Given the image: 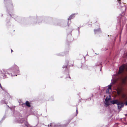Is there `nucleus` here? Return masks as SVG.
I'll list each match as a JSON object with an SVG mask.
<instances>
[{"mask_svg":"<svg viewBox=\"0 0 127 127\" xmlns=\"http://www.w3.org/2000/svg\"><path fill=\"white\" fill-rule=\"evenodd\" d=\"M125 115L126 116H127V114H125Z\"/></svg>","mask_w":127,"mask_h":127,"instance_id":"nucleus-29","label":"nucleus"},{"mask_svg":"<svg viewBox=\"0 0 127 127\" xmlns=\"http://www.w3.org/2000/svg\"><path fill=\"white\" fill-rule=\"evenodd\" d=\"M26 104L27 106L28 107H30V103L28 101H26Z\"/></svg>","mask_w":127,"mask_h":127,"instance_id":"nucleus-10","label":"nucleus"},{"mask_svg":"<svg viewBox=\"0 0 127 127\" xmlns=\"http://www.w3.org/2000/svg\"><path fill=\"white\" fill-rule=\"evenodd\" d=\"M111 85L110 84L108 86V89H109L110 90H111Z\"/></svg>","mask_w":127,"mask_h":127,"instance_id":"nucleus-14","label":"nucleus"},{"mask_svg":"<svg viewBox=\"0 0 127 127\" xmlns=\"http://www.w3.org/2000/svg\"><path fill=\"white\" fill-rule=\"evenodd\" d=\"M68 62H66V64L65 65H63V68H67V65L68 64Z\"/></svg>","mask_w":127,"mask_h":127,"instance_id":"nucleus-12","label":"nucleus"},{"mask_svg":"<svg viewBox=\"0 0 127 127\" xmlns=\"http://www.w3.org/2000/svg\"><path fill=\"white\" fill-rule=\"evenodd\" d=\"M94 32L95 34L99 33L101 32L100 29L99 28L98 29L94 30Z\"/></svg>","mask_w":127,"mask_h":127,"instance_id":"nucleus-7","label":"nucleus"},{"mask_svg":"<svg viewBox=\"0 0 127 127\" xmlns=\"http://www.w3.org/2000/svg\"><path fill=\"white\" fill-rule=\"evenodd\" d=\"M118 0V2L120 6H121V7H122L123 6H121V2L120 1V0Z\"/></svg>","mask_w":127,"mask_h":127,"instance_id":"nucleus-17","label":"nucleus"},{"mask_svg":"<svg viewBox=\"0 0 127 127\" xmlns=\"http://www.w3.org/2000/svg\"><path fill=\"white\" fill-rule=\"evenodd\" d=\"M125 67L124 66H121L119 68V70L118 73L120 74L122 73L124 71L125 69Z\"/></svg>","mask_w":127,"mask_h":127,"instance_id":"nucleus-3","label":"nucleus"},{"mask_svg":"<svg viewBox=\"0 0 127 127\" xmlns=\"http://www.w3.org/2000/svg\"><path fill=\"white\" fill-rule=\"evenodd\" d=\"M57 126V125L55 123H51L50 124V126L51 127H55Z\"/></svg>","mask_w":127,"mask_h":127,"instance_id":"nucleus-9","label":"nucleus"},{"mask_svg":"<svg viewBox=\"0 0 127 127\" xmlns=\"http://www.w3.org/2000/svg\"><path fill=\"white\" fill-rule=\"evenodd\" d=\"M0 72L1 75L3 76V78L5 79L9 76H17L19 74L20 71L19 67L15 64L13 65L7 71L4 69H3L0 70Z\"/></svg>","mask_w":127,"mask_h":127,"instance_id":"nucleus-1","label":"nucleus"},{"mask_svg":"<svg viewBox=\"0 0 127 127\" xmlns=\"http://www.w3.org/2000/svg\"><path fill=\"white\" fill-rule=\"evenodd\" d=\"M48 127H49V125H48Z\"/></svg>","mask_w":127,"mask_h":127,"instance_id":"nucleus-31","label":"nucleus"},{"mask_svg":"<svg viewBox=\"0 0 127 127\" xmlns=\"http://www.w3.org/2000/svg\"><path fill=\"white\" fill-rule=\"evenodd\" d=\"M118 105V109H120L122 107H121L120 104V102H119L117 104Z\"/></svg>","mask_w":127,"mask_h":127,"instance_id":"nucleus-11","label":"nucleus"},{"mask_svg":"<svg viewBox=\"0 0 127 127\" xmlns=\"http://www.w3.org/2000/svg\"><path fill=\"white\" fill-rule=\"evenodd\" d=\"M5 118V117L4 116L2 119V120L4 119Z\"/></svg>","mask_w":127,"mask_h":127,"instance_id":"nucleus-27","label":"nucleus"},{"mask_svg":"<svg viewBox=\"0 0 127 127\" xmlns=\"http://www.w3.org/2000/svg\"><path fill=\"white\" fill-rule=\"evenodd\" d=\"M76 108H77V109H76V115H77L78 114V112L77 111V107Z\"/></svg>","mask_w":127,"mask_h":127,"instance_id":"nucleus-20","label":"nucleus"},{"mask_svg":"<svg viewBox=\"0 0 127 127\" xmlns=\"http://www.w3.org/2000/svg\"><path fill=\"white\" fill-rule=\"evenodd\" d=\"M11 51L12 52V51H13L12 50H11Z\"/></svg>","mask_w":127,"mask_h":127,"instance_id":"nucleus-30","label":"nucleus"},{"mask_svg":"<svg viewBox=\"0 0 127 127\" xmlns=\"http://www.w3.org/2000/svg\"><path fill=\"white\" fill-rule=\"evenodd\" d=\"M100 71H101V69H100Z\"/></svg>","mask_w":127,"mask_h":127,"instance_id":"nucleus-32","label":"nucleus"},{"mask_svg":"<svg viewBox=\"0 0 127 127\" xmlns=\"http://www.w3.org/2000/svg\"><path fill=\"white\" fill-rule=\"evenodd\" d=\"M68 78L67 76V77H66V78Z\"/></svg>","mask_w":127,"mask_h":127,"instance_id":"nucleus-33","label":"nucleus"},{"mask_svg":"<svg viewBox=\"0 0 127 127\" xmlns=\"http://www.w3.org/2000/svg\"><path fill=\"white\" fill-rule=\"evenodd\" d=\"M5 3H7V4L6 6L7 8V11L8 12V9H9V11L11 13L12 11L13 6L11 0H4Z\"/></svg>","mask_w":127,"mask_h":127,"instance_id":"nucleus-2","label":"nucleus"},{"mask_svg":"<svg viewBox=\"0 0 127 127\" xmlns=\"http://www.w3.org/2000/svg\"><path fill=\"white\" fill-rule=\"evenodd\" d=\"M98 28L99 27V26H98Z\"/></svg>","mask_w":127,"mask_h":127,"instance_id":"nucleus-34","label":"nucleus"},{"mask_svg":"<svg viewBox=\"0 0 127 127\" xmlns=\"http://www.w3.org/2000/svg\"><path fill=\"white\" fill-rule=\"evenodd\" d=\"M120 104L121 107H123L124 106V104L123 103L120 102Z\"/></svg>","mask_w":127,"mask_h":127,"instance_id":"nucleus-13","label":"nucleus"},{"mask_svg":"<svg viewBox=\"0 0 127 127\" xmlns=\"http://www.w3.org/2000/svg\"><path fill=\"white\" fill-rule=\"evenodd\" d=\"M110 90L109 89H107L106 90V92L107 93H109V90Z\"/></svg>","mask_w":127,"mask_h":127,"instance_id":"nucleus-16","label":"nucleus"},{"mask_svg":"<svg viewBox=\"0 0 127 127\" xmlns=\"http://www.w3.org/2000/svg\"><path fill=\"white\" fill-rule=\"evenodd\" d=\"M101 64V63H98V64L96 65L98 66L99 65H100Z\"/></svg>","mask_w":127,"mask_h":127,"instance_id":"nucleus-21","label":"nucleus"},{"mask_svg":"<svg viewBox=\"0 0 127 127\" xmlns=\"http://www.w3.org/2000/svg\"><path fill=\"white\" fill-rule=\"evenodd\" d=\"M125 104L126 105H127V101L126 102Z\"/></svg>","mask_w":127,"mask_h":127,"instance_id":"nucleus-24","label":"nucleus"},{"mask_svg":"<svg viewBox=\"0 0 127 127\" xmlns=\"http://www.w3.org/2000/svg\"><path fill=\"white\" fill-rule=\"evenodd\" d=\"M78 32H79V27L78 28Z\"/></svg>","mask_w":127,"mask_h":127,"instance_id":"nucleus-26","label":"nucleus"},{"mask_svg":"<svg viewBox=\"0 0 127 127\" xmlns=\"http://www.w3.org/2000/svg\"><path fill=\"white\" fill-rule=\"evenodd\" d=\"M66 126L65 125H62L61 126V127H66Z\"/></svg>","mask_w":127,"mask_h":127,"instance_id":"nucleus-19","label":"nucleus"},{"mask_svg":"<svg viewBox=\"0 0 127 127\" xmlns=\"http://www.w3.org/2000/svg\"><path fill=\"white\" fill-rule=\"evenodd\" d=\"M110 102L112 103V104H117L119 102L117 100H114L111 101Z\"/></svg>","mask_w":127,"mask_h":127,"instance_id":"nucleus-6","label":"nucleus"},{"mask_svg":"<svg viewBox=\"0 0 127 127\" xmlns=\"http://www.w3.org/2000/svg\"><path fill=\"white\" fill-rule=\"evenodd\" d=\"M5 93L6 94V95H7V94L8 95V93L6 92H5Z\"/></svg>","mask_w":127,"mask_h":127,"instance_id":"nucleus-28","label":"nucleus"},{"mask_svg":"<svg viewBox=\"0 0 127 127\" xmlns=\"http://www.w3.org/2000/svg\"><path fill=\"white\" fill-rule=\"evenodd\" d=\"M76 14H72L71 15H70L69 17V18H68V20H71L74 17L75 15Z\"/></svg>","mask_w":127,"mask_h":127,"instance_id":"nucleus-8","label":"nucleus"},{"mask_svg":"<svg viewBox=\"0 0 127 127\" xmlns=\"http://www.w3.org/2000/svg\"><path fill=\"white\" fill-rule=\"evenodd\" d=\"M38 22L39 23V20L40 21H41L42 19V18H38Z\"/></svg>","mask_w":127,"mask_h":127,"instance_id":"nucleus-15","label":"nucleus"},{"mask_svg":"<svg viewBox=\"0 0 127 127\" xmlns=\"http://www.w3.org/2000/svg\"><path fill=\"white\" fill-rule=\"evenodd\" d=\"M110 100V98H106L105 99V104L107 105H108L110 104L109 103V101Z\"/></svg>","mask_w":127,"mask_h":127,"instance_id":"nucleus-5","label":"nucleus"},{"mask_svg":"<svg viewBox=\"0 0 127 127\" xmlns=\"http://www.w3.org/2000/svg\"><path fill=\"white\" fill-rule=\"evenodd\" d=\"M10 15V16H11L12 17V15H11V14H10L9 13H8Z\"/></svg>","mask_w":127,"mask_h":127,"instance_id":"nucleus-23","label":"nucleus"},{"mask_svg":"<svg viewBox=\"0 0 127 127\" xmlns=\"http://www.w3.org/2000/svg\"><path fill=\"white\" fill-rule=\"evenodd\" d=\"M25 120V118H19L16 121L19 123H21L24 122Z\"/></svg>","mask_w":127,"mask_h":127,"instance_id":"nucleus-4","label":"nucleus"},{"mask_svg":"<svg viewBox=\"0 0 127 127\" xmlns=\"http://www.w3.org/2000/svg\"><path fill=\"white\" fill-rule=\"evenodd\" d=\"M63 54H59V56H63L64 55L63 54Z\"/></svg>","mask_w":127,"mask_h":127,"instance_id":"nucleus-22","label":"nucleus"},{"mask_svg":"<svg viewBox=\"0 0 127 127\" xmlns=\"http://www.w3.org/2000/svg\"><path fill=\"white\" fill-rule=\"evenodd\" d=\"M68 78H69V79H70V76H69V75H68Z\"/></svg>","mask_w":127,"mask_h":127,"instance_id":"nucleus-25","label":"nucleus"},{"mask_svg":"<svg viewBox=\"0 0 127 127\" xmlns=\"http://www.w3.org/2000/svg\"><path fill=\"white\" fill-rule=\"evenodd\" d=\"M0 88L2 89V90H4V89H3L2 87L1 86V84L0 83Z\"/></svg>","mask_w":127,"mask_h":127,"instance_id":"nucleus-18","label":"nucleus"}]
</instances>
